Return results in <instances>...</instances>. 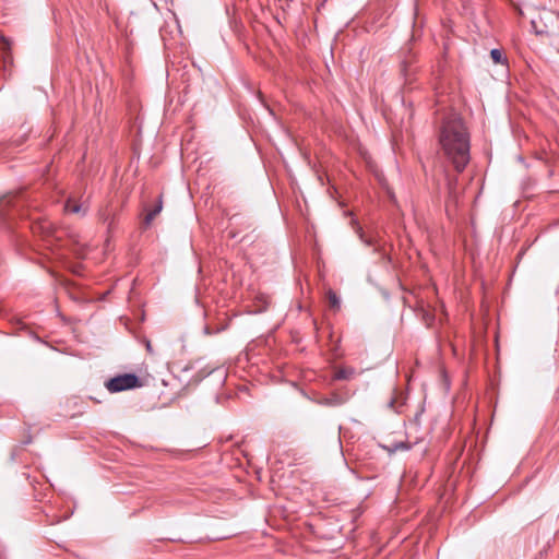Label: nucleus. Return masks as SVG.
I'll use <instances>...</instances> for the list:
<instances>
[{"label": "nucleus", "mask_w": 559, "mask_h": 559, "mask_svg": "<svg viewBox=\"0 0 559 559\" xmlns=\"http://www.w3.org/2000/svg\"><path fill=\"white\" fill-rule=\"evenodd\" d=\"M1 40H2V45H3V49L9 51L11 49V40L5 38L4 36H1Z\"/></svg>", "instance_id": "13"}, {"label": "nucleus", "mask_w": 559, "mask_h": 559, "mask_svg": "<svg viewBox=\"0 0 559 559\" xmlns=\"http://www.w3.org/2000/svg\"><path fill=\"white\" fill-rule=\"evenodd\" d=\"M204 331H205L206 334H211V331H210L209 326H205Z\"/></svg>", "instance_id": "17"}, {"label": "nucleus", "mask_w": 559, "mask_h": 559, "mask_svg": "<svg viewBox=\"0 0 559 559\" xmlns=\"http://www.w3.org/2000/svg\"><path fill=\"white\" fill-rule=\"evenodd\" d=\"M140 386H142L141 380L134 373L118 374L105 382V388L110 393H118Z\"/></svg>", "instance_id": "2"}, {"label": "nucleus", "mask_w": 559, "mask_h": 559, "mask_svg": "<svg viewBox=\"0 0 559 559\" xmlns=\"http://www.w3.org/2000/svg\"><path fill=\"white\" fill-rule=\"evenodd\" d=\"M16 198L3 195L0 198V229L11 226V222L17 213Z\"/></svg>", "instance_id": "3"}, {"label": "nucleus", "mask_w": 559, "mask_h": 559, "mask_svg": "<svg viewBox=\"0 0 559 559\" xmlns=\"http://www.w3.org/2000/svg\"><path fill=\"white\" fill-rule=\"evenodd\" d=\"M419 13V2L418 0H415V3H414V15L415 17L418 15Z\"/></svg>", "instance_id": "14"}, {"label": "nucleus", "mask_w": 559, "mask_h": 559, "mask_svg": "<svg viewBox=\"0 0 559 559\" xmlns=\"http://www.w3.org/2000/svg\"><path fill=\"white\" fill-rule=\"evenodd\" d=\"M318 403L324 406L337 407L345 403V399L337 393H332L330 396L320 399Z\"/></svg>", "instance_id": "5"}, {"label": "nucleus", "mask_w": 559, "mask_h": 559, "mask_svg": "<svg viewBox=\"0 0 559 559\" xmlns=\"http://www.w3.org/2000/svg\"><path fill=\"white\" fill-rule=\"evenodd\" d=\"M354 369L341 368L335 371L334 379L335 380H349L354 376Z\"/></svg>", "instance_id": "7"}, {"label": "nucleus", "mask_w": 559, "mask_h": 559, "mask_svg": "<svg viewBox=\"0 0 559 559\" xmlns=\"http://www.w3.org/2000/svg\"><path fill=\"white\" fill-rule=\"evenodd\" d=\"M31 228L34 234H39L47 240L49 238H53L55 234L57 233V229L53 226V224L46 218L36 221L35 223L32 224Z\"/></svg>", "instance_id": "4"}, {"label": "nucleus", "mask_w": 559, "mask_h": 559, "mask_svg": "<svg viewBox=\"0 0 559 559\" xmlns=\"http://www.w3.org/2000/svg\"><path fill=\"white\" fill-rule=\"evenodd\" d=\"M415 69L413 68V59L412 58H405L403 61H402V72L404 74V76H408L411 75V73L414 71Z\"/></svg>", "instance_id": "10"}, {"label": "nucleus", "mask_w": 559, "mask_h": 559, "mask_svg": "<svg viewBox=\"0 0 559 559\" xmlns=\"http://www.w3.org/2000/svg\"><path fill=\"white\" fill-rule=\"evenodd\" d=\"M328 300L331 308L338 310L341 307V301L337 295L333 290L328 292Z\"/></svg>", "instance_id": "8"}, {"label": "nucleus", "mask_w": 559, "mask_h": 559, "mask_svg": "<svg viewBox=\"0 0 559 559\" xmlns=\"http://www.w3.org/2000/svg\"><path fill=\"white\" fill-rule=\"evenodd\" d=\"M490 57L493 60L495 63H507V58L503 56L502 51L495 48L490 51Z\"/></svg>", "instance_id": "9"}, {"label": "nucleus", "mask_w": 559, "mask_h": 559, "mask_svg": "<svg viewBox=\"0 0 559 559\" xmlns=\"http://www.w3.org/2000/svg\"><path fill=\"white\" fill-rule=\"evenodd\" d=\"M440 144L448 162L453 166L455 175L444 170L447 189L453 199L457 195V174H461L471 159L469 134L461 118L451 116L444 119L441 132Z\"/></svg>", "instance_id": "1"}, {"label": "nucleus", "mask_w": 559, "mask_h": 559, "mask_svg": "<svg viewBox=\"0 0 559 559\" xmlns=\"http://www.w3.org/2000/svg\"><path fill=\"white\" fill-rule=\"evenodd\" d=\"M389 407L391 408H394V405H395V400L394 399H391L388 403Z\"/></svg>", "instance_id": "16"}, {"label": "nucleus", "mask_w": 559, "mask_h": 559, "mask_svg": "<svg viewBox=\"0 0 559 559\" xmlns=\"http://www.w3.org/2000/svg\"><path fill=\"white\" fill-rule=\"evenodd\" d=\"M359 237L360 239L368 246H372L373 245V239L371 237H368L366 238L364 233L361 231V229L359 228Z\"/></svg>", "instance_id": "12"}, {"label": "nucleus", "mask_w": 559, "mask_h": 559, "mask_svg": "<svg viewBox=\"0 0 559 559\" xmlns=\"http://www.w3.org/2000/svg\"><path fill=\"white\" fill-rule=\"evenodd\" d=\"M163 210V197L159 195L156 205L147 212L144 217V225L147 227Z\"/></svg>", "instance_id": "6"}, {"label": "nucleus", "mask_w": 559, "mask_h": 559, "mask_svg": "<svg viewBox=\"0 0 559 559\" xmlns=\"http://www.w3.org/2000/svg\"><path fill=\"white\" fill-rule=\"evenodd\" d=\"M420 313H421V321H427L428 313L424 310L423 307H421Z\"/></svg>", "instance_id": "15"}, {"label": "nucleus", "mask_w": 559, "mask_h": 559, "mask_svg": "<svg viewBox=\"0 0 559 559\" xmlns=\"http://www.w3.org/2000/svg\"><path fill=\"white\" fill-rule=\"evenodd\" d=\"M66 211L76 214L81 212L85 213V210L82 209L81 204H71L70 201H68L66 204Z\"/></svg>", "instance_id": "11"}]
</instances>
